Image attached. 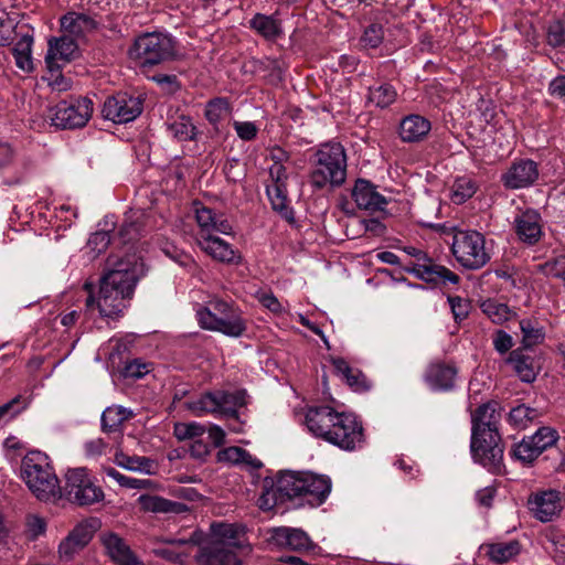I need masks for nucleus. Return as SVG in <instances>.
Wrapping results in <instances>:
<instances>
[{"label":"nucleus","mask_w":565,"mask_h":565,"mask_svg":"<svg viewBox=\"0 0 565 565\" xmlns=\"http://www.w3.org/2000/svg\"><path fill=\"white\" fill-rule=\"evenodd\" d=\"M22 478L40 501H56L62 498L60 481L47 457L41 452H31L23 458Z\"/></svg>","instance_id":"423d86ee"},{"label":"nucleus","mask_w":565,"mask_h":565,"mask_svg":"<svg viewBox=\"0 0 565 565\" xmlns=\"http://www.w3.org/2000/svg\"><path fill=\"white\" fill-rule=\"evenodd\" d=\"M62 67L63 65L46 64L47 75L45 79L49 86L56 92H66L72 87V81L61 73Z\"/></svg>","instance_id":"8fccbe9b"},{"label":"nucleus","mask_w":565,"mask_h":565,"mask_svg":"<svg viewBox=\"0 0 565 565\" xmlns=\"http://www.w3.org/2000/svg\"><path fill=\"white\" fill-rule=\"evenodd\" d=\"M527 507L541 522L552 521L563 509L559 492L555 490L532 493L527 499Z\"/></svg>","instance_id":"dca6fc26"},{"label":"nucleus","mask_w":565,"mask_h":565,"mask_svg":"<svg viewBox=\"0 0 565 565\" xmlns=\"http://www.w3.org/2000/svg\"><path fill=\"white\" fill-rule=\"evenodd\" d=\"M512 338L504 331H498L493 339L494 349L500 353H505L512 348Z\"/></svg>","instance_id":"338daca9"},{"label":"nucleus","mask_w":565,"mask_h":565,"mask_svg":"<svg viewBox=\"0 0 565 565\" xmlns=\"http://www.w3.org/2000/svg\"><path fill=\"white\" fill-rule=\"evenodd\" d=\"M105 472L109 478L116 480L121 487L128 489H149L153 486V482L150 479H137L127 477L115 468H107Z\"/></svg>","instance_id":"3c124183"},{"label":"nucleus","mask_w":565,"mask_h":565,"mask_svg":"<svg viewBox=\"0 0 565 565\" xmlns=\"http://www.w3.org/2000/svg\"><path fill=\"white\" fill-rule=\"evenodd\" d=\"M246 404V393L243 390L207 392L185 406L195 416L205 414H222L236 416L237 409Z\"/></svg>","instance_id":"1a4fd4ad"},{"label":"nucleus","mask_w":565,"mask_h":565,"mask_svg":"<svg viewBox=\"0 0 565 565\" xmlns=\"http://www.w3.org/2000/svg\"><path fill=\"white\" fill-rule=\"evenodd\" d=\"M397 99V90L388 83H380L369 88L367 102L379 108H387Z\"/></svg>","instance_id":"e433bc0d"},{"label":"nucleus","mask_w":565,"mask_h":565,"mask_svg":"<svg viewBox=\"0 0 565 565\" xmlns=\"http://www.w3.org/2000/svg\"><path fill=\"white\" fill-rule=\"evenodd\" d=\"M331 491V480L326 476L303 472V487L299 504L318 507L322 504Z\"/></svg>","instance_id":"a211bd4d"},{"label":"nucleus","mask_w":565,"mask_h":565,"mask_svg":"<svg viewBox=\"0 0 565 565\" xmlns=\"http://www.w3.org/2000/svg\"><path fill=\"white\" fill-rule=\"evenodd\" d=\"M508 363L512 364L513 370L523 382L531 383L535 380L536 372L532 358L515 350L510 353Z\"/></svg>","instance_id":"58836bf2"},{"label":"nucleus","mask_w":565,"mask_h":565,"mask_svg":"<svg viewBox=\"0 0 565 565\" xmlns=\"http://www.w3.org/2000/svg\"><path fill=\"white\" fill-rule=\"evenodd\" d=\"M448 302L456 321H461L467 318L470 309V303L460 297H449Z\"/></svg>","instance_id":"052dcab7"},{"label":"nucleus","mask_w":565,"mask_h":565,"mask_svg":"<svg viewBox=\"0 0 565 565\" xmlns=\"http://www.w3.org/2000/svg\"><path fill=\"white\" fill-rule=\"evenodd\" d=\"M212 539L198 557L201 565H242L241 556L250 552V546L233 524H212Z\"/></svg>","instance_id":"7ed1b4c3"},{"label":"nucleus","mask_w":565,"mask_h":565,"mask_svg":"<svg viewBox=\"0 0 565 565\" xmlns=\"http://www.w3.org/2000/svg\"><path fill=\"white\" fill-rule=\"evenodd\" d=\"M266 192L271 202L273 209L278 211L284 218L292 222L294 212L288 206L287 183L267 184Z\"/></svg>","instance_id":"f704fd0d"},{"label":"nucleus","mask_w":565,"mask_h":565,"mask_svg":"<svg viewBox=\"0 0 565 565\" xmlns=\"http://www.w3.org/2000/svg\"><path fill=\"white\" fill-rule=\"evenodd\" d=\"M140 214L127 217L121 224L118 236L122 244L136 241L141 234Z\"/></svg>","instance_id":"de8ad7c7"},{"label":"nucleus","mask_w":565,"mask_h":565,"mask_svg":"<svg viewBox=\"0 0 565 565\" xmlns=\"http://www.w3.org/2000/svg\"><path fill=\"white\" fill-rule=\"evenodd\" d=\"M271 539L277 545L294 552L303 553L315 548V543L310 536L303 530L297 527H276L273 530Z\"/></svg>","instance_id":"aec40b11"},{"label":"nucleus","mask_w":565,"mask_h":565,"mask_svg":"<svg viewBox=\"0 0 565 565\" xmlns=\"http://www.w3.org/2000/svg\"><path fill=\"white\" fill-rule=\"evenodd\" d=\"M195 217L201 228L198 238H201L202 235L213 234V224L215 222V215L211 209L204 206L196 209Z\"/></svg>","instance_id":"4d7b16f0"},{"label":"nucleus","mask_w":565,"mask_h":565,"mask_svg":"<svg viewBox=\"0 0 565 565\" xmlns=\"http://www.w3.org/2000/svg\"><path fill=\"white\" fill-rule=\"evenodd\" d=\"M93 102L88 97H70L61 100L50 111L53 126L61 129H75L84 127L93 115Z\"/></svg>","instance_id":"9b49d317"},{"label":"nucleus","mask_w":565,"mask_h":565,"mask_svg":"<svg viewBox=\"0 0 565 565\" xmlns=\"http://www.w3.org/2000/svg\"><path fill=\"white\" fill-rule=\"evenodd\" d=\"M233 126L237 136L243 140L249 141L257 136L258 128L252 121H234Z\"/></svg>","instance_id":"680f3d73"},{"label":"nucleus","mask_w":565,"mask_h":565,"mask_svg":"<svg viewBox=\"0 0 565 565\" xmlns=\"http://www.w3.org/2000/svg\"><path fill=\"white\" fill-rule=\"evenodd\" d=\"M306 425L316 437L347 451L360 449L364 444L363 427L355 416L339 413L331 406L309 408Z\"/></svg>","instance_id":"f03ea898"},{"label":"nucleus","mask_w":565,"mask_h":565,"mask_svg":"<svg viewBox=\"0 0 565 565\" xmlns=\"http://www.w3.org/2000/svg\"><path fill=\"white\" fill-rule=\"evenodd\" d=\"M107 443L103 438H94L84 444V451L86 457L96 458L105 454Z\"/></svg>","instance_id":"e2e57ef3"},{"label":"nucleus","mask_w":565,"mask_h":565,"mask_svg":"<svg viewBox=\"0 0 565 565\" xmlns=\"http://www.w3.org/2000/svg\"><path fill=\"white\" fill-rule=\"evenodd\" d=\"M153 81L168 93H174L179 89V83L175 75L158 74L153 76Z\"/></svg>","instance_id":"0e129e2a"},{"label":"nucleus","mask_w":565,"mask_h":565,"mask_svg":"<svg viewBox=\"0 0 565 565\" xmlns=\"http://www.w3.org/2000/svg\"><path fill=\"white\" fill-rule=\"evenodd\" d=\"M430 129V121L425 117L408 115L401 120L398 135L404 142H419L429 134Z\"/></svg>","instance_id":"cd10ccee"},{"label":"nucleus","mask_w":565,"mask_h":565,"mask_svg":"<svg viewBox=\"0 0 565 565\" xmlns=\"http://www.w3.org/2000/svg\"><path fill=\"white\" fill-rule=\"evenodd\" d=\"M270 184L287 183V173L284 164H273L269 168Z\"/></svg>","instance_id":"774afa93"},{"label":"nucleus","mask_w":565,"mask_h":565,"mask_svg":"<svg viewBox=\"0 0 565 565\" xmlns=\"http://www.w3.org/2000/svg\"><path fill=\"white\" fill-rule=\"evenodd\" d=\"M352 198L359 209L370 212L383 211L387 200L380 194L375 186L367 180H356L352 189Z\"/></svg>","instance_id":"4be33fe9"},{"label":"nucleus","mask_w":565,"mask_h":565,"mask_svg":"<svg viewBox=\"0 0 565 565\" xmlns=\"http://www.w3.org/2000/svg\"><path fill=\"white\" fill-rule=\"evenodd\" d=\"M249 28L267 40H275L282 33L280 22L277 19L262 13L255 14L249 20Z\"/></svg>","instance_id":"c9c22d12"},{"label":"nucleus","mask_w":565,"mask_h":565,"mask_svg":"<svg viewBox=\"0 0 565 565\" xmlns=\"http://www.w3.org/2000/svg\"><path fill=\"white\" fill-rule=\"evenodd\" d=\"M93 534L94 530L88 523L77 524L60 543V556L65 559L73 558L77 552H79L90 542Z\"/></svg>","instance_id":"393cba45"},{"label":"nucleus","mask_w":565,"mask_h":565,"mask_svg":"<svg viewBox=\"0 0 565 565\" xmlns=\"http://www.w3.org/2000/svg\"><path fill=\"white\" fill-rule=\"evenodd\" d=\"M169 134L179 141L194 140L196 137V127L189 116L180 115L167 124Z\"/></svg>","instance_id":"4c0bfd02"},{"label":"nucleus","mask_w":565,"mask_h":565,"mask_svg":"<svg viewBox=\"0 0 565 565\" xmlns=\"http://www.w3.org/2000/svg\"><path fill=\"white\" fill-rule=\"evenodd\" d=\"M384 40L383 26L377 23L370 24L361 38V43L364 47L376 49Z\"/></svg>","instance_id":"5fc2aeb1"},{"label":"nucleus","mask_w":565,"mask_h":565,"mask_svg":"<svg viewBox=\"0 0 565 565\" xmlns=\"http://www.w3.org/2000/svg\"><path fill=\"white\" fill-rule=\"evenodd\" d=\"M529 437L531 438V443L536 446V449L541 455L543 451L556 444L558 440V433L552 427L544 426L539 428L532 436Z\"/></svg>","instance_id":"49530a36"},{"label":"nucleus","mask_w":565,"mask_h":565,"mask_svg":"<svg viewBox=\"0 0 565 565\" xmlns=\"http://www.w3.org/2000/svg\"><path fill=\"white\" fill-rule=\"evenodd\" d=\"M500 420L501 412L497 402L480 405L471 415V436L499 434Z\"/></svg>","instance_id":"f3484780"},{"label":"nucleus","mask_w":565,"mask_h":565,"mask_svg":"<svg viewBox=\"0 0 565 565\" xmlns=\"http://www.w3.org/2000/svg\"><path fill=\"white\" fill-rule=\"evenodd\" d=\"M477 182L469 177H459L455 180L452 185L451 200L456 204H461L470 199L477 191Z\"/></svg>","instance_id":"37998d69"},{"label":"nucleus","mask_w":565,"mask_h":565,"mask_svg":"<svg viewBox=\"0 0 565 565\" xmlns=\"http://www.w3.org/2000/svg\"><path fill=\"white\" fill-rule=\"evenodd\" d=\"M64 492L70 502L79 507L102 502L105 498L103 489L84 467L72 468L65 472Z\"/></svg>","instance_id":"9d476101"},{"label":"nucleus","mask_w":565,"mask_h":565,"mask_svg":"<svg viewBox=\"0 0 565 565\" xmlns=\"http://www.w3.org/2000/svg\"><path fill=\"white\" fill-rule=\"evenodd\" d=\"M60 28L65 35L85 42L98 29V22L86 12L68 11L60 18Z\"/></svg>","instance_id":"4468645a"},{"label":"nucleus","mask_w":565,"mask_h":565,"mask_svg":"<svg viewBox=\"0 0 565 565\" xmlns=\"http://www.w3.org/2000/svg\"><path fill=\"white\" fill-rule=\"evenodd\" d=\"M486 556L494 564H502L511 561L521 552V545L516 540L509 542H497L483 544L480 547Z\"/></svg>","instance_id":"7c9ffc66"},{"label":"nucleus","mask_w":565,"mask_h":565,"mask_svg":"<svg viewBox=\"0 0 565 565\" xmlns=\"http://www.w3.org/2000/svg\"><path fill=\"white\" fill-rule=\"evenodd\" d=\"M539 412L535 408L529 407L524 404L513 407L509 413V423L516 428L523 429L527 427L535 418Z\"/></svg>","instance_id":"a18cd8bd"},{"label":"nucleus","mask_w":565,"mask_h":565,"mask_svg":"<svg viewBox=\"0 0 565 565\" xmlns=\"http://www.w3.org/2000/svg\"><path fill=\"white\" fill-rule=\"evenodd\" d=\"M217 460L228 463H248L255 468L262 466L259 460L253 458L245 449L239 447H228L218 451Z\"/></svg>","instance_id":"a19ab883"},{"label":"nucleus","mask_w":565,"mask_h":565,"mask_svg":"<svg viewBox=\"0 0 565 565\" xmlns=\"http://www.w3.org/2000/svg\"><path fill=\"white\" fill-rule=\"evenodd\" d=\"M512 455L516 460L523 463H532L540 456V452L536 446L531 443V438L524 437L520 443L514 445Z\"/></svg>","instance_id":"09e8293b"},{"label":"nucleus","mask_w":565,"mask_h":565,"mask_svg":"<svg viewBox=\"0 0 565 565\" xmlns=\"http://www.w3.org/2000/svg\"><path fill=\"white\" fill-rule=\"evenodd\" d=\"M116 463L127 470L151 475L154 461L148 457L128 456L122 452L116 455Z\"/></svg>","instance_id":"ea45409f"},{"label":"nucleus","mask_w":565,"mask_h":565,"mask_svg":"<svg viewBox=\"0 0 565 565\" xmlns=\"http://www.w3.org/2000/svg\"><path fill=\"white\" fill-rule=\"evenodd\" d=\"M520 328L523 333V343L526 347L534 345L544 339V332L542 328H539L536 323L531 320L520 321Z\"/></svg>","instance_id":"864d4df0"},{"label":"nucleus","mask_w":565,"mask_h":565,"mask_svg":"<svg viewBox=\"0 0 565 565\" xmlns=\"http://www.w3.org/2000/svg\"><path fill=\"white\" fill-rule=\"evenodd\" d=\"M205 431L204 426L198 423H178L174 425V436L179 440L192 439L202 436Z\"/></svg>","instance_id":"6e6d98bb"},{"label":"nucleus","mask_w":565,"mask_h":565,"mask_svg":"<svg viewBox=\"0 0 565 565\" xmlns=\"http://www.w3.org/2000/svg\"><path fill=\"white\" fill-rule=\"evenodd\" d=\"M455 376V367L444 363H433L427 369L425 379L434 390H449L454 386Z\"/></svg>","instance_id":"473e14b6"},{"label":"nucleus","mask_w":565,"mask_h":565,"mask_svg":"<svg viewBox=\"0 0 565 565\" xmlns=\"http://www.w3.org/2000/svg\"><path fill=\"white\" fill-rule=\"evenodd\" d=\"M548 93L553 97L565 100V75L556 76L548 85Z\"/></svg>","instance_id":"69168bd1"},{"label":"nucleus","mask_w":565,"mask_h":565,"mask_svg":"<svg viewBox=\"0 0 565 565\" xmlns=\"http://www.w3.org/2000/svg\"><path fill=\"white\" fill-rule=\"evenodd\" d=\"M141 511L151 513L181 514L189 510L188 505L181 502L171 501L159 495L142 494L138 498Z\"/></svg>","instance_id":"c85d7f7f"},{"label":"nucleus","mask_w":565,"mask_h":565,"mask_svg":"<svg viewBox=\"0 0 565 565\" xmlns=\"http://www.w3.org/2000/svg\"><path fill=\"white\" fill-rule=\"evenodd\" d=\"M539 178L537 164L530 159L514 162L508 171L502 174V182L508 189H522L532 185Z\"/></svg>","instance_id":"6ab92c4d"},{"label":"nucleus","mask_w":565,"mask_h":565,"mask_svg":"<svg viewBox=\"0 0 565 565\" xmlns=\"http://www.w3.org/2000/svg\"><path fill=\"white\" fill-rule=\"evenodd\" d=\"M416 277L431 284H458L459 276L445 266L436 264L427 254H418V263L409 269Z\"/></svg>","instance_id":"2eb2a0df"},{"label":"nucleus","mask_w":565,"mask_h":565,"mask_svg":"<svg viewBox=\"0 0 565 565\" xmlns=\"http://www.w3.org/2000/svg\"><path fill=\"white\" fill-rule=\"evenodd\" d=\"M79 42L62 33L60 38L49 40L45 64L65 65L74 60L78 53Z\"/></svg>","instance_id":"412c9836"},{"label":"nucleus","mask_w":565,"mask_h":565,"mask_svg":"<svg viewBox=\"0 0 565 565\" xmlns=\"http://www.w3.org/2000/svg\"><path fill=\"white\" fill-rule=\"evenodd\" d=\"M470 449L476 462L492 473L503 469V446L500 434L471 436Z\"/></svg>","instance_id":"f8f14e48"},{"label":"nucleus","mask_w":565,"mask_h":565,"mask_svg":"<svg viewBox=\"0 0 565 565\" xmlns=\"http://www.w3.org/2000/svg\"><path fill=\"white\" fill-rule=\"evenodd\" d=\"M103 544L111 559L119 565H143L118 535H105Z\"/></svg>","instance_id":"c756f323"},{"label":"nucleus","mask_w":565,"mask_h":565,"mask_svg":"<svg viewBox=\"0 0 565 565\" xmlns=\"http://www.w3.org/2000/svg\"><path fill=\"white\" fill-rule=\"evenodd\" d=\"M111 267L100 278L99 297L96 300L92 294V285L85 284L89 292L85 300L86 311L98 309L102 317H116L127 307L138 280L145 276L146 266L141 258L129 255L117 262L109 260Z\"/></svg>","instance_id":"f257e3e1"},{"label":"nucleus","mask_w":565,"mask_h":565,"mask_svg":"<svg viewBox=\"0 0 565 565\" xmlns=\"http://www.w3.org/2000/svg\"><path fill=\"white\" fill-rule=\"evenodd\" d=\"M17 41L12 47V54L15 65L24 73H31L34 70L32 58L33 30L20 26L15 31Z\"/></svg>","instance_id":"b1692460"},{"label":"nucleus","mask_w":565,"mask_h":565,"mask_svg":"<svg viewBox=\"0 0 565 565\" xmlns=\"http://www.w3.org/2000/svg\"><path fill=\"white\" fill-rule=\"evenodd\" d=\"M546 42L552 47H565V20H555L548 24Z\"/></svg>","instance_id":"603ef678"},{"label":"nucleus","mask_w":565,"mask_h":565,"mask_svg":"<svg viewBox=\"0 0 565 565\" xmlns=\"http://www.w3.org/2000/svg\"><path fill=\"white\" fill-rule=\"evenodd\" d=\"M134 416L131 409L120 405L108 406L102 414V430L106 434L121 431L124 423Z\"/></svg>","instance_id":"72a5a7b5"},{"label":"nucleus","mask_w":565,"mask_h":565,"mask_svg":"<svg viewBox=\"0 0 565 565\" xmlns=\"http://www.w3.org/2000/svg\"><path fill=\"white\" fill-rule=\"evenodd\" d=\"M332 363L338 375H340L354 392L361 393L371 388V383L366 376L359 369L351 367L344 359H334Z\"/></svg>","instance_id":"2f4dec72"},{"label":"nucleus","mask_w":565,"mask_h":565,"mask_svg":"<svg viewBox=\"0 0 565 565\" xmlns=\"http://www.w3.org/2000/svg\"><path fill=\"white\" fill-rule=\"evenodd\" d=\"M142 111V100L138 96L119 93L104 103L103 116L114 122L124 124L136 119Z\"/></svg>","instance_id":"ddd939ff"},{"label":"nucleus","mask_w":565,"mask_h":565,"mask_svg":"<svg viewBox=\"0 0 565 565\" xmlns=\"http://www.w3.org/2000/svg\"><path fill=\"white\" fill-rule=\"evenodd\" d=\"M518 237L525 244L534 245L542 236V218L535 210H526L514 218Z\"/></svg>","instance_id":"5701e85b"},{"label":"nucleus","mask_w":565,"mask_h":565,"mask_svg":"<svg viewBox=\"0 0 565 565\" xmlns=\"http://www.w3.org/2000/svg\"><path fill=\"white\" fill-rule=\"evenodd\" d=\"M481 310L492 322L498 324L508 321L513 315L508 305L494 299L484 300L481 303Z\"/></svg>","instance_id":"79ce46f5"},{"label":"nucleus","mask_w":565,"mask_h":565,"mask_svg":"<svg viewBox=\"0 0 565 565\" xmlns=\"http://www.w3.org/2000/svg\"><path fill=\"white\" fill-rule=\"evenodd\" d=\"M451 252L466 269L478 270L490 262L484 236L477 231H459L454 235Z\"/></svg>","instance_id":"6e6552de"},{"label":"nucleus","mask_w":565,"mask_h":565,"mask_svg":"<svg viewBox=\"0 0 565 565\" xmlns=\"http://www.w3.org/2000/svg\"><path fill=\"white\" fill-rule=\"evenodd\" d=\"M110 243V235L107 231H98L90 235L87 246L96 254L103 253Z\"/></svg>","instance_id":"bf43d9fd"},{"label":"nucleus","mask_w":565,"mask_h":565,"mask_svg":"<svg viewBox=\"0 0 565 565\" xmlns=\"http://www.w3.org/2000/svg\"><path fill=\"white\" fill-rule=\"evenodd\" d=\"M231 113L227 99L218 97L210 100L205 107V118L214 126L224 120Z\"/></svg>","instance_id":"c03bdc74"},{"label":"nucleus","mask_w":565,"mask_h":565,"mask_svg":"<svg viewBox=\"0 0 565 565\" xmlns=\"http://www.w3.org/2000/svg\"><path fill=\"white\" fill-rule=\"evenodd\" d=\"M198 243L206 254L218 262L239 263L238 253L227 242L213 234L202 235Z\"/></svg>","instance_id":"bb28decb"},{"label":"nucleus","mask_w":565,"mask_h":565,"mask_svg":"<svg viewBox=\"0 0 565 565\" xmlns=\"http://www.w3.org/2000/svg\"><path fill=\"white\" fill-rule=\"evenodd\" d=\"M177 52L174 39L162 32H149L139 35L130 49L131 56L142 65H156L173 60Z\"/></svg>","instance_id":"0eeeda50"},{"label":"nucleus","mask_w":565,"mask_h":565,"mask_svg":"<svg viewBox=\"0 0 565 565\" xmlns=\"http://www.w3.org/2000/svg\"><path fill=\"white\" fill-rule=\"evenodd\" d=\"M541 268L546 276L559 278L565 284V255L547 260Z\"/></svg>","instance_id":"13d9d810"},{"label":"nucleus","mask_w":565,"mask_h":565,"mask_svg":"<svg viewBox=\"0 0 565 565\" xmlns=\"http://www.w3.org/2000/svg\"><path fill=\"white\" fill-rule=\"evenodd\" d=\"M303 487V472L287 471L281 473L276 481L273 497L276 501L301 499Z\"/></svg>","instance_id":"a878e982"},{"label":"nucleus","mask_w":565,"mask_h":565,"mask_svg":"<svg viewBox=\"0 0 565 565\" xmlns=\"http://www.w3.org/2000/svg\"><path fill=\"white\" fill-rule=\"evenodd\" d=\"M347 178V154L340 142L321 145L315 153L310 184L316 190L340 186Z\"/></svg>","instance_id":"20e7f679"},{"label":"nucleus","mask_w":565,"mask_h":565,"mask_svg":"<svg viewBox=\"0 0 565 565\" xmlns=\"http://www.w3.org/2000/svg\"><path fill=\"white\" fill-rule=\"evenodd\" d=\"M198 322L201 328L221 332L227 337L239 338L246 331V320L242 312L232 302L220 298L210 299L205 306L196 310Z\"/></svg>","instance_id":"39448f33"}]
</instances>
